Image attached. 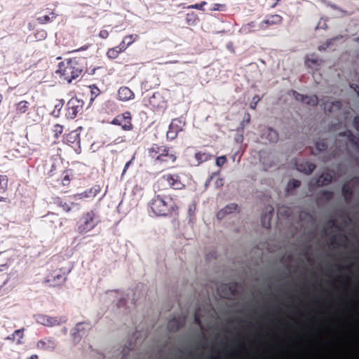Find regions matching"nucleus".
Masks as SVG:
<instances>
[{"label": "nucleus", "instance_id": "nucleus-49", "mask_svg": "<svg viewBox=\"0 0 359 359\" xmlns=\"http://www.w3.org/2000/svg\"><path fill=\"white\" fill-rule=\"evenodd\" d=\"M299 96L302 97V95H298V96H297V97H296L297 100H299Z\"/></svg>", "mask_w": 359, "mask_h": 359}, {"label": "nucleus", "instance_id": "nucleus-30", "mask_svg": "<svg viewBox=\"0 0 359 359\" xmlns=\"http://www.w3.org/2000/svg\"><path fill=\"white\" fill-rule=\"evenodd\" d=\"M54 133L55 136L60 135L62 133V126L59 124L55 125L54 127Z\"/></svg>", "mask_w": 359, "mask_h": 359}, {"label": "nucleus", "instance_id": "nucleus-8", "mask_svg": "<svg viewBox=\"0 0 359 359\" xmlns=\"http://www.w3.org/2000/svg\"><path fill=\"white\" fill-rule=\"evenodd\" d=\"M149 154L152 158H155L156 161H163V156H168V149L164 147L154 145L149 149Z\"/></svg>", "mask_w": 359, "mask_h": 359}, {"label": "nucleus", "instance_id": "nucleus-48", "mask_svg": "<svg viewBox=\"0 0 359 359\" xmlns=\"http://www.w3.org/2000/svg\"><path fill=\"white\" fill-rule=\"evenodd\" d=\"M219 182H220V184H222V179H219Z\"/></svg>", "mask_w": 359, "mask_h": 359}, {"label": "nucleus", "instance_id": "nucleus-3", "mask_svg": "<svg viewBox=\"0 0 359 359\" xmlns=\"http://www.w3.org/2000/svg\"><path fill=\"white\" fill-rule=\"evenodd\" d=\"M172 201L169 199L167 201L160 196H156L152 200L151 208L152 211L156 215H166L170 212L172 206Z\"/></svg>", "mask_w": 359, "mask_h": 359}, {"label": "nucleus", "instance_id": "nucleus-35", "mask_svg": "<svg viewBox=\"0 0 359 359\" xmlns=\"http://www.w3.org/2000/svg\"><path fill=\"white\" fill-rule=\"evenodd\" d=\"M131 163V161L127 162L125 165H124V168H123V172H122V175H124L127 170V169L128 168L130 164Z\"/></svg>", "mask_w": 359, "mask_h": 359}, {"label": "nucleus", "instance_id": "nucleus-39", "mask_svg": "<svg viewBox=\"0 0 359 359\" xmlns=\"http://www.w3.org/2000/svg\"><path fill=\"white\" fill-rule=\"evenodd\" d=\"M300 184L298 180H294L293 181V187H298Z\"/></svg>", "mask_w": 359, "mask_h": 359}, {"label": "nucleus", "instance_id": "nucleus-26", "mask_svg": "<svg viewBox=\"0 0 359 359\" xmlns=\"http://www.w3.org/2000/svg\"><path fill=\"white\" fill-rule=\"evenodd\" d=\"M27 107L28 102L27 101H21L18 104V109L22 113L25 112Z\"/></svg>", "mask_w": 359, "mask_h": 359}, {"label": "nucleus", "instance_id": "nucleus-4", "mask_svg": "<svg viewBox=\"0 0 359 359\" xmlns=\"http://www.w3.org/2000/svg\"><path fill=\"white\" fill-rule=\"evenodd\" d=\"M37 321L39 323L47 326L54 327L58 326L66 322V318L62 316H49L46 315L39 316Z\"/></svg>", "mask_w": 359, "mask_h": 359}, {"label": "nucleus", "instance_id": "nucleus-37", "mask_svg": "<svg viewBox=\"0 0 359 359\" xmlns=\"http://www.w3.org/2000/svg\"><path fill=\"white\" fill-rule=\"evenodd\" d=\"M46 344V341H40L38 344H37V346L39 348H43V346L45 345Z\"/></svg>", "mask_w": 359, "mask_h": 359}, {"label": "nucleus", "instance_id": "nucleus-46", "mask_svg": "<svg viewBox=\"0 0 359 359\" xmlns=\"http://www.w3.org/2000/svg\"><path fill=\"white\" fill-rule=\"evenodd\" d=\"M355 42H359V37L355 38Z\"/></svg>", "mask_w": 359, "mask_h": 359}, {"label": "nucleus", "instance_id": "nucleus-5", "mask_svg": "<svg viewBox=\"0 0 359 359\" xmlns=\"http://www.w3.org/2000/svg\"><path fill=\"white\" fill-rule=\"evenodd\" d=\"M83 107V101L77 97L71 98L67 104V116L74 118Z\"/></svg>", "mask_w": 359, "mask_h": 359}, {"label": "nucleus", "instance_id": "nucleus-38", "mask_svg": "<svg viewBox=\"0 0 359 359\" xmlns=\"http://www.w3.org/2000/svg\"><path fill=\"white\" fill-rule=\"evenodd\" d=\"M8 268L6 263H4L0 266V271L5 270Z\"/></svg>", "mask_w": 359, "mask_h": 359}, {"label": "nucleus", "instance_id": "nucleus-16", "mask_svg": "<svg viewBox=\"0 0 359 359\" xmlns=\"http://www.w3.org/2000/svg\"><path fill=\"white\" fill-rule=\"evenodd\" d=\"M121 118H123V121H124V124H122V128L124 130H130L132 128V126L130 124V118L129 117V114L126 113L122 116Z\"/></svg>", "mask_w": 359, "mask_h": 359}, {"label": "nucleus", "instance_id": "nucleus-12", "mask_svg": "<svg viewBox=\"0 0 359 359\" xmlns=\"http://www.w3.org/2000/svg\"><path fill=\"white\" fill-rule=\"evenodd\" d=\"M23 337V330H16L15 331H14L11 336L7 337V339L13 340L15 341L17 344H21Z\"/></svg>", "mask_w": 359, "mask_h": 359}, {"label": "nucleus", "instance_id": "nucleus-27", "mask_svg": "<svg viewBox=\"0 0 359 359\" xmlns=\"http://www.w3.org/2000/svg\"><path fill=\"white\" fill-rule=\"evenodd\" d=\"M226 161V158L225 156H221L216 158L215 164L218 167L222 166Z\"/></svg>", "mask_w": 359, "mask_h": 359}, {"label": "nucleus", "instance_id": "nucleus-45", "mask_svg": "<svg viewBox=\"0 0 359 359\" xmlns=\"http://www.w3.org/2000/svg\"><path fill=\"white\" fill-rule=\"evenodd\" d=\"M169 134H170V132L168 131V132L167 133V137H170V138H173V136H170V135H169Z\"/></svg>", "mask_w": 359, "mask_h": 359}, {"label": "nucleus", "instance_id": "nucleus-32", "mask_svg": "<svg viewBox=\"0 0 359 359\" xmlns=\"http://www.w3.org/2000/svg\"><path fill=\"white\" fill-rule=\"evenodd\" d=\"M326 27H327V25L325 23V20H323L322 19L319 21L318 24L316 26L317 29H325Z\"/></svg>", "mask_w": 359, "mask_h": 359}, {"label": "nucleus", "instance_id": "nucleus-18", "mask_svg": "<svg viewBox=\"0 0 359 359\" xmlns=\"http://www.w3.org/2000/svg\"><path fill=\"white\" fill-rule=\"evenodd\" d=\"M90 102L92 103L94 100L100 95V89L95 85L90 86Z\"/></svg>", "mask_w": 359, "mask_h": 359}, {"label": "nucleus", "instance_id": "nucleus-47", "mask_svg": "<svg viewBox=\"0 0 359 359\" xmlns=\"http://www.w3.org/2000/svg\"><path fill=\"white\" fill-rule=\"evenodd\" d=\"M2 99H3V97L1 95H0V104L1 103Z\"/></svg>", "mask_w": 359, "mask_h": 359}, {"label": "nucleus", "instance_id": "nucleus-6", "mask_svg": "<svg viewBox=\"0 0 359 359\" xmlns=\"http://www.w3.org/2000/svg\"><path fill=\"white\" fill-rule=\"evenodd\" d=\"M95 226L94 215L92 212L86 214L81 219L79 230L81 233H87Z\"/></svg>", "mask_w": 359, "mask_h": 359}, {"label": "nucleus", "instance_id": "nucleus-36", "mask_svg": "<svg viewBox=\"0 0 359 359\" xmlns=\"http://www.w3.org/2000/svg\"><path fill=\"white\" fill-rule=\"evenodd\" d=\"M316 147L318 150H323L325 148V145L323 144L317 143Z\"/></svg>", "mask_w": 359, "mask_h": 359}, {"label": "nucleus", "instance_id": "nucleus-33", "mask_svg": "<svg viewBox=\"0 0 359 359\" xmlns=\"http://www.w3.org/2000/svg\"><path fill=\"white\" fill-rule=\"evenodd\" d=\"M123 118H121V117H116L115 118H114L111 121V123L112 124H114V125H121L122 124V122H123Z\"/></svg>", "mask_w": 359, "mask_h": 359}, {"label": "nucleus", "instance_id": "nucleus-11", "mask_svg": "<svg viewBox=\"0 0 359 359\" xmlns=\"http://www.w3.org/2000/svg\"><path fill=\"white\" fill-rule=\"evenodd\" d=\"M98 188L89 189L83 192L75 194L74 198L76 200H79L95 197L97 194V192L98 191Z\"/></svg>", "mask_w": 359, "mask_h": 359}, {"label": "nucleus", "instance_id": "nucleus-22", "mask_svg": "<svg viewBox=\"0 0 359 359\" xmlns=\"http://www.w3.org/2000/svg\"><path fill=\"white\" fill-rule=\"evenodd\" d=\"M330 180H331V177L328 174H325V175L320 176L318 179L317 183L320 185H324V184H326Z\"/></svg>", "mask_w": 359, "mask_h": 359}, {"label": "nucleus", "instance_id": "nucleus-23", "mask_svg": "<svg viewBox=\"0 0 359 359\" xmlns=\"http://www.w3.org/2000/svg\"><path fill=\"white\" fill-rule=\"evenodd\" d=\"M206 4H207L206 1H202L200 4H196L190 5L189 6H187V8L188 9H198V10H200V11H204L203 7Z\"/></svg>", "mask_w": 359, "mask_h": 359}, {"label": "nucleus", "instance_id": "nucleus-1", "mask_svg": "<svg viewBox=\"0 0 359 359\" xmlns=\"http://www.w3.org/2000/svg\"><path fill=\"white\" fill-rule=\"evenodd\" d=\"M81 72V67L76 60H67L58 64L55 74L61 82L70 83L80 76Z\"/></svg>", "mask_w": 359, "mask_h": 359}, {"label": "nucleus", "instance_id": "nucleus-28", "mask_svg": "<svg viewBox=\"0 0 359 359\" xmlns=\"http://www.w3.org/2000/svg\"><path fill=\"white\" fill-rule=\"evenodd\" d=\"M259 101V98L258 97H257V96L253 97L252 99V101L250 104V107L252 109H255Z\"/></svg>", "mask_w": 359, "mask_h": 359}, {"label": "nucleus", "instance_id": "nucleus-15", "mask_svg": "<svg viewBox=\"0 0 359 359\" xmlns=\"http://www.w3.org/2000/svg\"><path fill=\"white\" fill-rule=\"evenodd\" d=\"M163 161H157L160 164H162L163 163H165L168 165H171L176 160V156L173 154L169 152V150L168 149V156H163Z\"/></svg>", "mask_w": 359, "mask_h": 359}, {"label": "nucleus", "instance_id": "nucleus-24", "mask_svg": "<svg viewBox=\"0 0 359 359\" xmlns=\"http://www.w3.org/2000/svg\"><path fill=\"white\" fill-rule=\"evenodd\" d=\"M300 166H304L303 170L306 172H311L314 169V165L309 162H305Z\"/></svg>", "mask_w": 359, "mask_h": 359}, {"label": "nucleus", "instance_id": "nucleus-43", "mask_svg": "<svg viewBox=\"0 0 359 359\" xmlns=\"http://www.w3.org/2000/svg\"><path fill=\"white\" fill-rule=\"evenodd\" d=\"M311 100H312V102H313V104H316V100H316V97H312V98H311Z\"/></svg>", "mask_w": 359, "mask_h": 359}, {"label": "nucleus", "instance_id": "nucleus-13", "mask_svg": "<svg viewBox=\"0 0 359 359\" xmlns=\"http://www.w3.org/2000/svg\"><path fill=\"white\" fill-rule=\"evenodd\" d=\"M123 50L124 49L121 48L120 46H114L108 49L107 54L109 58L114 59L116 58L119 53Z\"/></svg>", "mask_w": 359, "mask_h": 359}, {"label": "nucleus", "instance_id": "nucleus-2", "mask_svg": "<svg viewBox=\"0 0 359 359\" xmlns=\"http://www.w3.org/2000/svg\"><path fill=\"white\" fill-rule=\"evenodd\" d=\"M73 269V264L67 262L64 266L55 271L47 279V282L50 286H57L63 284L67 279L68 275Z\"/></svg>", "mask_w": 359, "mask_h": 359}, {"label": "nucleus", "instance_id": "nucleus-29", "mask_svg": "<svg viewBox=\"0 0 359 359\" xmlns=\"http://www.w3.org/2000/svg\"><path fill=\"white\" fill-rule=\"evenodd\" d=\"M317 62V60L315 58H313V57H308L306 60V63L309 67H313L315 63Z\"/></svg>", "mask_w": 359, "mask_h": 359}, {"label": "nucleus", "instance_id": "nucleus-41", "mask_svg": "<svg viewBox=\"0 0 359 359\" xmlns=\"http://www.w3.org/2000/svg\"><path fill=\"white\" fill-rule=\"evenodd\" d=\"M245 116L246 118V122L248 123L250 121V114H246Z\"/></svg>", "mask_w": 359, "mask_h": 359}, {"label": "nucleus", "instance_id": "nucleus-10", "mask_svg": "<svg viewBox=\"0 0 359 359\" xmlns=\"http://www.w3.org/2000/svg\"><path fill=\"white\" fill-rule=\"evenodd\" d=\"M282 22V17L279 15H272L269 16L266 20H263L260 23L261 28H265L264 25H278Z\"/></svg>", "mask_w": 359, "mask_h": 359}, {"label": "nucleus", "instance_id": "nucleus-40", "mask_svg": "<svg viewBox=\"0 0 359 359\" xmlns=\"http://www.w3.org/2000/svg\"><path fill=\"white\" fill-rule=\"evenodd\" d=\"M189 14L187 15V20L188 23L192 24V25L194 24L195 20L191 23H190V22L191 21V19L189 18Z\"/></svg>", "mask_w": 359, "mask_h": 359}, {"label": "nucleus", "instance_id": "nucleus-21", "mask_svg": "<svg viewBox=\"0 0 359 359\" xmlns=\"http://www.w3.org/2000/svg\"><path fill=\"white\" fill-rule=\"evenodd\" d=\"M50 15H51V17H50L49 15H45L37 18L36 20L41 24L47 23L48 22H50L55 18V14L53 13H51Z\"/></svg>", "mask_w": 359, "mask_h": 359}, {"label": "nucleus", "instance_id": "nucleus-31", "mask_svg": "<svg viewBox=\"0 0 359 359\" xmlns=\"http://www.w3.org/2000/svg\"><path fill=\"white\" fill-rule=\"evenodd\" d=\"M222 8H224L223 5L219 4H215L210 10L212 11H220V10H222Z\"/></svg>", "mask_w": 359, "mask_h": 359}, {"label": "nucleus", "instance_id": "nucleus-19", "mask_svg": "<svg viewBox=\"0 0 359 359\" xmlns=\"http://www.w3.org/2000/svg\"><path fill=\"white\" fill-rule=\"evenodd\" d=\"M8 177L6 175H0V191L4 192L8 187Z\"/></svg>", "mask_w": 359, "mask_h": 359}, {"label": "nucleus", "instance_id": "nucleus-17", "mask_svg": "<svg viewBox=\"0 0 359 359\" xmlns=\"http://www.w3.org/2000/svg\"><path fill=\"white\" fill-rule=\"evenodd\" d=\"M138 38L136 34H130L123 38L121 45H131L133 43L137 41Z\"/></svg>", "mask_w": 359, "mask_h": 359}, {"label": "nucleus", "instance_id": "nucleus-51", "mask_svg": "<svg viewBox=\"0 0 359 359\" xmlns=\"http://www.w3.org/2000/svg\"><path fill=\"white\" fill-rule=\"evenodd\" d=\"M2 255V253H0V256Z\"/></svg>", "mask_w": 359, "mask_h": 359}, {"label": "nucleus", "instance_id": "nucleus-42", "mask_svg": "<svg viewBox=\"0 0 359 359\" xmlns=\"http://www.w3.org/2000/svg\"><path fill=\"white\" fill-rule=\"evenodd\" d=\"M29 359H38V356L36 355H32Z\"/></svg>", "mask_w": 359, "mask_h": 359}, {"label": "nucleus", "instance_id": "nucleus-25", "mask_svg": "<svg viewBox=\"0 0 359 359\" xmlns=\"http://www.w3.org/2000/svg\"><path fill=\"white\" fill-rule=\"evenodd\" d=\"M343 36L341 35H338V36H336L335 37L330 39L328 41H327V45H330L332 43H344V41L343 40Z\"/></svg>", "mask_w": 359, "mask_h": 359}, {"label": "nucleus", "instance_id": "nucleus-9", "mask_svg": "<svg viewBox=\"0 0 359 359\" xmlns=\"http://www.w3.org/2000/svg\"><path fill=\"white\" fill-rule=\"evenodd\" d=\"M118 99L121 101L126 102L134 97V93L128 87H121L118 90Z\"/></svg>", "mask_w": 359, "mask_h": 359}, {"label": "nucleus", "instance_id": "nucleus-7", "mask_svg": "<svg viewBox=\"0 0 359 359\" xmlns=\"http://www.w3.org/2000/svg\"><path fill=\"white\" fill-rule=\"evenodd\" d=\"M162 181L174 189H181L184 186L177 175H165L162 178Z\"/></svg>", "mask_w": 359, "mask_h": 359}, {"label": "nucleus", "instance_id": "nucleus-14", "mask_svg": "<svg viewBox=\"0 0 359 359\" xmlns=\"http://www.w3.org/2000/svg\"><path fill=\"white\" fill-rule=\"evenodd\" d=\"M210 157L208 153L198 151L195 154V158L198 164L207 161Z\"/></svg>", "mask_w": 359, "mask_h": 359}, {"label": "nucleus", "instance_id": "nucleus-20", "mask_svg": "<svg viewBox=\"0 0 359 359\" xmlns=\"http://www.w3.org/2000/svg\"><path fill=\"white\" fill-rule=\"evenodd\" d=\"M56 203L63 212H69L72 209L69 204L62 202L60 199L56 200Z\"/></svg>", "mask_w": 359, "mask_h": 359}, {"label": "nucleus", "instance_id": "nucleus-50", "mask_svg": "<svg viewBox=\"0 0 359 359\" xmlns=\"http://www.w3.org/2000/svg\"><path fill=\"white\" fill-rule=\"evenodd\" d=\"M1 199H2V198H0V201H2Z\"/></svg>", "mask_w": 359, "mask_h": 359}, {"label": "nucleus", "instance_id": "nucleus-44", "mask_svg": "<svg viewBox=\"0 0 359 359\" xmlns=\"http://www.w3.org/2000/svg\"><path fill=\"white\" fill-rule=\"evenodd\" d=\"M62 330L64 333H67V329L66 327H62Z\"/></svg>", "mask_w": 359, "mask_h": 359}, {"label": "nucleus", "instance_id": "nucleus-34", "mask_svg": "<svg viewBox=\"0 0 359 359\" xmlns=\"http://www.w3.org/2000/svg\"><path fill=\"white\" fill-rule=\"evenodd\" d=\"M100 36L102 37V38H107V36H108V32L106 30H102L100 31V34H99Z\"/></svg>", "mask_w": 359, "mask_h": 359}]
</instances>
